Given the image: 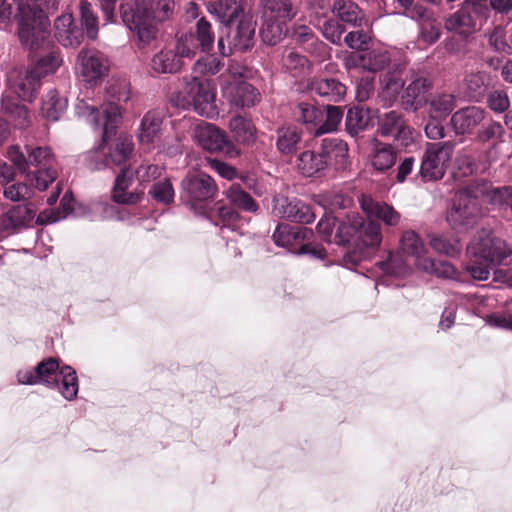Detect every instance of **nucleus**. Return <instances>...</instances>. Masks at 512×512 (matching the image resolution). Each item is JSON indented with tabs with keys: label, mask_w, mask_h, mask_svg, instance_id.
Wrapping results in <instances>:
<instances>
[{
	"label": "nucleus",
	"mask_w": 512,
	"mask_h": 512,
	"mask_svg": "<svg viewBox=\"0 0 512 512\" xmlns=\"http://www.w3.org/2000/svg\"><path fill=\"white\" fill-rule=\"evenodd\" d=\"M170 102L177 108L193 110L205 118L212 119L219 114L213 85L198 76L185 77L184 86L171 95Z\"/></svg>",
	"instance_id": "obj_2"
},
{
	"label": "nucleus",
	"mask_w": 512,
	"mask_h": 512,
	"mask_svg": "<svg viewBox=\"0 0 512 512\" xmlns=\"http://www.w3.org/2000/svg\"><path fill=\"white\" fill-rule=\"evenodd\" d=\"M293 117L308 128L316 129L322 121L323 111L311 102L302 101L293 108Z\"/></svg>",
	"instance_id": "obj_40"
},
{
	"label": "nucleus",
	"mask_w": 512,
	"mask_h": 512,
	"mask_svg": "<svg viewBox=\"0 0 512 512\" xmlns=\"http://www.w3.org/2000/svg\"><path fill=\"white\" fill-rule=\"evenodd\" d=\"M24 149L25 152L18 145H12L7 151L8 159L19 171L27 173L32 165L38 168L52 167L54 155L49 147L25 145Z\"/></svg>",
	"instance_id": "obj_12"
},
{
	"label": "nucleus",
	"mask_w": 512,
	"mask_h": 512,
	"mask_svg": "<svg viewBox=\"0 0 512 512\" xmlns=\"http://www.w3.org/2000/svg\"><path fill=\"white\" fill-rule=\"evenodd\" d=\"M83 163L90 171H100L112 167L102 139L97 146L83 155Z\"/></svg>",
	"instance_id": "obj_45"
},
{
	"label": "nucleus",
	"mask_w": 512,
	"mask_h": 512,
	"mask_svg": "<svg viewBox=\"0 0 512 512\" xmlns=\"http://www.w3.org/2000/svg\"><path fill=\"white\" fill-rule=\"evenodd\" d=\"M163 168L156 164H142L135 171L130 167H124L115 179L113 187V200L119 204H135L140 199V194L126 192L132 184L134 176L141 184L156 180L162 175Z\"/></svg>",
	"instance_id": "obj_9"
},
{
	"label": "nucleus",
	"mask_w": 512,
	"mask_h": 512,
	"mask_svg": "<svg viewBox=\"0 0 512 512\" xmlns=\"http://www.w3.org/2000/svg\"><path fill=\"white\" fill-rule=\"evenodd\" d=\"M32 203L11 206L0 218L1 229L9 234H17L31 228L34 224L47 225L59 221L52 210H45L38 215Z\"/></svg>",
	"instance_id": "obj_7"
},
{
	"label": "nucleus",
	"mask_w": 512,
	"mask_h": 512,
	"mask_svg": "<svg viewBox=\"0 0 512 512\" xmlns=\"http://www.w3.org/2000/svg\"><path fill=\"white\" fill-rule=\"evenodd\" d=\"M59 361L53 357L39 362L34 369H22L17 372V381L22 385L41 384L49 389L58 386Z\"/></svg>",
	"instance_id": "obj_15"
},
{
	"label": "nucleus",
	"mask_w": 512,
	"mask_h": 512,
	"mask_svg": "<svg viewBox=\"0 0 512 512\" xmlns=\"http://www.w3.org/2000/svg\"><path fill=\"white\" fill-rule=\"evenodd\" d=\"M486 111L478 106H468L456 111L450 125L456 135L470 134L484 119Z\"/></svg>",
	"instance_id": "obj_21"
},
{
	"label": "nucleus",
	"mask_w": 512,
	"mask_h": 512,
	"mask_svg": "<svg viewBox=\"0 0 512 512\" xmlns=\"http://www.w3.org/2000/svg\"><path fill=\"white\" fill-rule=\"evenodd\" d=\"M272 214L276 218L302 224H309L315 219L310 206L305 202L281 194L275 195L272 199Z\"/></svg>",
	"instance_id": "obj_14"
},
{
	"label": "nucleus",
	"mask_w": 512,
	"mask_h": 512,
	"mask_svg": "<svg viewBox=\"0 0 512 512\" xmlns=\"http://www.w3.org/2000/svg\"><path fill=\"white\" fill-rule=\"evenodd\" d=\"M377 266H379L383 273L393 277H404L410 270L404 255L400 252L390 253L388 258L378 262Z\"/></svg>",
	"instance_id": "obj_46"
},
{
	"label": "nucleus",
	"mask_w": 512,
	"mask_h": 512,
	"mask_svg": "<svg viewBox=\"0 0 512 512\" xmlns=\"http://www.w3.org/2000/svg\"><path fill=\"white\" fill-rule=\"evenodd\" d=\"M194 138L199 146L211 153H221L228 158H235L239 155V150L228 138L225 131L214 124L202 122L196 125Z\"/></svg>",
	"instance_id": "obj_11"
},
{
	"label": "nucleus",
	"mask_w": 512,
	"mask_h": 512,
	"mask_svg": "<svg viewBox=\"0 0 512 512\" xmlns=\"http://www.w3.org/2000/svg\"><path fill=\"white\" fill-rule=\"evenodd\" d=\"M67 99L62 97L57 90H49L43 99L41 106L42 116L51 122L58 121L66 112Z\"/></svg>",
	"instance_id": "obj_35"
},
{
	"label": "nucleus",
	"mask_w": 512,
	"mask_h": 512,
	"mask_svg": "<svg viewBox=\"0 0 512 512\" xmlns=\"http://www.w3.org/2000/svg\"><path fill=\"white\" fill-rule=\"evenodd\" d=\"M223 66V62L212 55L199 58L194 66L193 73L196 75H215Z\"/></svg>",
	"instance_id": "obj_60"
},
{
	"label": "nucleus",
	"mask_w": 512,
	"mask_h": 512,
	"mask_svg": "<svg viewBox=\"0 0 512 512\" xmlns=\"http://www.w3.org/2000/svg\"><path fill=\"white\" fill-rule=\"evenodd\" d=\"M19 32H47L50 21L42 8L35 4H18L15 15Z\"/></svg>",
	"instance_id": "obj_17"
},
{
	"label": "nucleus",
	"mask_w": 512,
	"mask_h": 512,
	"mask_svg": "<svg viewBox=\"0 0 512 512\" xmlns=\"http://www.w3.org/2000/svg\"><path fill=\"white\" fill-rule=\"evenodd\" d=\"M75 113L79 118L84 119L93 128H98L100 126V111L96 106L90 105L84 100H80L75 106Z\"/></svg>",
	"instance_id": "obj_61"
},
{
	"label": "nucleus",
	"mask_w": 512,
	"mask_h": 512,
	"mask_svg": "<svg viewBox=\"0 0 512 512\" xmlns=\"http://www.w3.org/2000/svg\"><path fill=\"white\" fill-rule=\"evenodd\" d=\"M312 92L327 102L338 103L344 99L346 86L334 78H321L311 82Z\"/></svg>",
	"instance_id": "obj_27"
},
{
	"label": "nucleus",
	"mask_w": 512,
	"mask_h": 512,
	"mask_svg": "<svg viewBox=\"0 0 512 512\" xmlns=\"http://www.w3.org/2000/svg\"><path fill=\"white\" fill-rule=\"evenodd\" d=\"M487 104L492 111L503 113L510 107V99L504 90H493L488 94Z\"/></svg>",
	"instance_id": "obj_63"
},
{
	"label": "nucleus",
	"mask_w": 512,
	"mask_h": 512,
	"mask_svg": "<svg viewBox=\"0 0 512 512\" xmlns=\"http://www.w3.org/2000/svg\"><path fill=\"white\" fill-rule=\"evenodd\" d=\"M164 115L162 111L153 109L146 112L141 119L137 138L143 145L157 144L161 138Z\"/></svg>",
	"instance_id": "obj_22"
},
{
	"label": "nucleus",
	"mask_w": 512,
	"mask_h": 512,
	"mask_svg": "<svg viewBox=\"0 0 512 512\" xmlns=\"http://www.w3.org/2000/svg\"><path fill=\"white\" fill-rule=\"evenodd\" d=\"M322 149L328 164L334 161L338 169L346 168L348 164V145L338 138H326L322 141Z\"/></svg>",
	"instance_id": "obj_34"
},
{
	"label": "nucleus",
	"mask_w": 512,
	"mask_h": 512,
	"mask_svg": "<svg viewBox=\"0 0 512 512\" xmlns=\"http://www.w3.org/2000/svg\"><path fill=\"white\" fill-rule=\"evenodd\" d=\"M174 0H136L135 6L121 4L120 14L130 32H151L174 11Z\"/></svg>",
	"instance_id": "obj_3"
},
{
	"label": "nucleus",
	"mask_w": 512,
	"mask_h": 512,
	"mask_svg": "<svg viewBox=\"0 0 512 512\" xmlns=\"http://www.w3.org/2000/svg\"><path fill=\"white\" fill-rule=\"evenodd\" d=\"M225 96L231 106L242 109L255 106L261 98L258 89L246 81L230 83Z\"/></svg>",
	"instance_id": "obj_19"
},
{
	"label": "nucleus",
	"mask_w": 512,
	"mask_h": 512,
	"mask_svg": "<svg viewBox=\"0 0 512 512\" xmlns=\"http://www.w3.org/2000/svg\"><path fill=\"white\" fill-rule=\"evenodd\" d=\"M225 196L234 208L253 214L257 213L259 210L258 203L240 184H232L225 191Z\"/></svg>",
	"instance_id": "obj_37"
},
{
	"label": "nucleus",
	"mask_w": 512,
	"mask_h": 512,
	"mask_svg": "<svg viewBox=\"0 0 512 512\" xmlns=\"http://www.w3.org/2000/svg\"><path fill=\"white\" fill-rule=\"evenodd\" d=\"M24 48L36 53L50 47L55 38L65 48H77L83 42L84 34H18Z\"/></svg>",
	"instance_id": "obj_16"
},
{
	"label": "nucleus",
	"mask_w": 512,
	"mask_h": 512,
	"mask_svg": "<svg viewBox=\"0 0 512 512\" xmlns=\"http://www.w3.org/2000/svg\"><path fill=\"white\" fill-rule=\"evenodd\" d=\"M215 213L218 218L215 225L221 226V230L227 228L232 231H237L239 229L238 223L243 220V217L232 205L217 203Z\"/></svg>",
	"instance_id": "obj_47"
},
{
	"label": "nucleus",
	"mask_w": 512,
	"mask_h": 512,
	"mask_svg": "<svg viewBox=\"0 0 512 512\" xmlns=\"http://www.w3.org/2000/svg\"><path fill=\"white\" fill-rule=\"evenodd\" d=\"M487 199L498 210L512 214V185L491 188L487 191Z\"/></svg>",
	"instance_id": "obj_49"
},
{
	"label": "nucleus",
	"mask_w": 512,
	"mask_h": 512,
	"mask_svg": "<svg viewBox=\"0 0 512 512\" xmlns=\"http://www.w3.org/2000/svg\"><path fill=\"white\" fill-rule=\"evenodd\" d=\"M229 128L237 142L251 144L255 141L256 128L251 120L237 115L230 120Z\"/></svg>",
	"instance_id": "obj_41"
},
{
	"label": "nucleus",
	"mask_w": 512,
	"mask_h": 512,
	"mask_svg": "<svg viewBox=\"0 0 512 512\" xmlns=\"http://www.w3.org/2000/svg\"><path fill=\"white\" fill-rule=\"evenodd\" d=\"M284 66L294 77L305 75L309 71V61L306 56L297 52H289L283 59Z\"/></svg>",
	"instance_id": "obj_57"
},
{
	"label": "nucleus",
	"mask_w": 512,
	"mask_h": 512,
	"mask_svg": "<svg viewBox=\"0 0 512 512\" xmlns=\"http://www.w3.org/2000/svg\"><path fill=\"white\" fill-rule=\"evenodd\" d=\"M397 161V150L391 145L376 142L371 156V165L374 170L380 173L390 171Z\"/></svg>",
	"instance_id": "obj_30"
},
{
	"label": "nucleus",
	"mask_w": 512,
	"mask_h": 512,
	"mask_svg": "<svg viewBox=\"0 0 512 512\" xmlns=\"http://www.w3.org/2000/svg\"><path fill=\"white\" fill-rule=\"evenodd\" d=\"M400 253L413 257L418 269L420 268V260L428 258L423 241L419 235L412 230L403 232L400 239Z\"/></svg>",
	"instance_id": "obj_33"
},
{
	"label": "nucleus",
	"mask_w": 512,
	"mask_h": 512,
	"mask_svg": "<svg viewBox=\"0 0 512 512\" xmlns=\"http://www.w3.org/2000/svg\"><path fill=\"white\" fill-rule=\"evenodd\" d=\"M431 82L425 77H416L401 96V105L405 111L415 112L425 102V93L431 89Z\"/></svg>",
	"instance_id": "obj_24"
},
{
	"label": "nucleus",
	"mask_w": 512,
	"mask_h": 512,
	"mask_svg": "<svg viewBox=\"0 0 512 512\" xmlns=\"http://www.w3.org/2000/svg\"><path fill=\"white\" fill-rule=\"evenodd\" d=\"M213 44V34H181L177 39L175 52L183 61V58H193L199 50L210 51Z\"/></svg>",
	"instance_id": "obj_20"
},
{
	"label": "nucleus",
	"mask_w": 512,
	"mask_h": 512,
	"mask_svg": "<svg viewBox=\"0 0 512 512\" xmlns=\"http://www.w3.org/2000/svg\"><path fill=\"white\" fill-rule=\"evenodd\" d=\"M325 109L326 119L315 129L314 133L316 136L336 131L343 118V109L340 106H334L328 103Z\"/></svg>",
	"instance_id": "obj_52"
},
{
	"label": "nucleus",
	"mask_w": 512,
	"mask_h": 512,
	"mask_svg": "<svg viewBox=\"0 0 512 512\" xmlns=\"http://www.w3.org/2000/svg\"><path fill=\"white\" fill-rule=\"evenodd\" d=\"M34 190L23 182L12 183L4 188L3 195L13 202L27 201L33 197Z\"/></svg>",
	"instance_id": "obj_59"
},
{
	"label": "nucleus",
	"mask_w": 512,
	"mask_h": 512,
	"mask_svg": "<svg viewBox=\"0 0 512 512\" xmlns=\"http://www.w3.org/2000/svg\"><path fill=\"white\" fill-rule=\"evenodd\" d=\"M362 217H354L348 222H341L334 236V242L338 245L359 244V225Z\"/></svg>",
	"instance_id": "obj_44"
},
{
	"label": "nucleus",
	"mask_w": 512,
	"mask_h": 512,
	"mask_svg": "<svg viewBox=\"0 0 512 512\" xmlns=\"http://www.w3.org/2000/svg\"><path fill=\"white\" fill-rule=\"evenodd\" d=\"M406 121L403 114L397 111H389L384 113L378 119L377 132L382 137L392 138L397 130Z\"/></svg>",
	"instance_id": "obj_50"
},
{
	"label": "nucleus",
	"mask_w": 512,
	"mask_h": 512,
	"mask_svg": "<svg viewBox=\"0 0 512 512\" xmlns=\"http://www.w3.org/2000/svg\"><path fill=\"white\" fill-rule=\"evenodd\" d=\"M482 215L478 196L471 187H466L453 196L446 213V221L453 230L464 232L475 227Z\"/></svg>",
	"instance_id": "obj_5"
},
{
	"label": "nucleus",
	"mask_w": 512,
	"mask_h": 512,
	"mask_svg": "<svg viewBox=\"0 0 512 512\" xmlns=\"http://www.w3.org/2000/svg\"><path fill=\"white\" fill-rule=\"evenodd\" d=\"M122 120L119 107L109 103L104 108V122L102 124V140L111 166H121L127 162L134 151L132 138L121 133L114 139L116 129Z\"/></svg>",
	"instance_id": "obj_4"
},
{
	"label": "nucleus",
	"mask_w": 512,
	"mask_h": 512,
	"mask_svg": "<svg viewBox=\"0 0 512 512\" xmlns=\"http://www.w3.org/2000/svg\"><path fill=\"white\" fill-rule=\"evenodd\" d=\"M207 11L226 28H235L236 32H255V25L237 0L210 1Z\"/></svg>",
	"instance_id": "obj_10"
},
{
	"label": "nucleus",
	"mask_w": 512,
	"mask_h": 512,
	"mask_svg": "<svg viewBox=\"0 0 512 512\" xmlns=\"http://www.w3.org/2000/svg\"><path fill=\"white\" fill-rule=\"evenodd\" d=\"M78 60L81 75L87 83H96L107 72V60L98 52L90 53L87 50H82L78 55Z\"/></svg>",
	"instance_id": "obj_23"
},
{
	"label": "nucleus",
	"mask_w": 512,
	"mask_h": 512,
	"mask_svg": "<svg viewBox=\"0 0 512 512\" xmlns=\"http://www.w3.org/2000/svg\"><path fill=\"white\" fill-rule=\"evenodd\" d=\"M472 16L465 10L460 9L446 19L445 28L452 32L472 25Z\"/></svg>",
	"instance_id": "obj_64"
},
{
	"label": "nucleus",
	"mask_w": 512,
	"mask_h": 512,
	"mask_svg": "<svg viewBox=\"0 0 512 512\" xmlns=\"http://www.w3.org/2000/svg\"><path fill=\"white\" fill-rule=\"evenodd\" d=\"M181 200L191 210L202 211L217 193L214 179L204 172L187 174L181 182Z\"/></svg>",
	"instance_id": "obj_8"
},
{
	"label": "nucleus",
	"mask_w": 512,
	"mask_h": 512,
	"mask_svg": "<svg viewBox=\"0 0 512 512\" xmlns=\"http://www.w3.org/2000/svg\"><path fill=\"white\" fill-rule=\"evenodd\" d=\"M58 386L61 395L68 401H72L77 397L79 391L78 376L74 368L64 365L59 370Z\"/></svg>",
	"instance_id": "obj_39"
},
{
	"label": "nucleus",
	"mask_w": 512,
	"mask_h": 512,
	"mask_svg": "<svg viewBox=\"0 0 512 512\" xmlns=\"http://www.w3.org/2000/svg\"><path fill=\"white\" fill-rule=\"evenodd\" d=\"M262 27L260 32H288L286 27L295 12L290 0H264L262 2Z\"/></svg>",
	"instance_id": "obj_13"
},
{
	"label": "nucleus",
	"mask_w": 512,
	"mask_h": 512,
	"mask_svg": "<svg viewBox=\"0 0 512 512\" xmlns=\"http://www.w3.org/2000/svg\"><path fill=\"white\" fill-rule=\"evenodd\" d=\"M1 106L3 113L8 116L15 128L25 129L30 125L29 111L17 99L3 95Z\"/></svg>",
	"instance_id": "obj_31"
},
{
	"label": "nucleus",
	"mask_w": 512,
	"mask_h": 512,
	"mask_svg": "<svg viewBox=\"0 0 512 512\" xmlns=\"http://www.w3.org/2000/svg\"><path fill=\"white\" fill-rule=\"evenodd\" d=\"M419 270L438 278L458 280V272L454 266L447 261H436L428 257L427 259L420 260Z\"/></svg>",
	"instance_id": "obj_42"
},
{
	"label": "nucleus",
	"mask_w": 512,
	"mask_h": 512,
	"mask_svg": "<svg viewBox=\"0 0 512 512\" xmlns=\"http://www.w3.org/2000/svg\"><path fill=\"white\" fill-rule=\"evenodd\" d=\"M370 118L369 109H364L362 106L349 108L345 119L346 132L351 137H357L368 128Z\"/></svg>",
	"instance_id": "obj_36"
},
{
	"label": "nucleus",
	"mask_w": 512,
	"mask_h": 512,
	"mask_svg": "<svg viewBox=\"0 0 512 512\" xmlns=\"http://www.w3.org/2000/svg\"><path fill=\"white\" fill-rule=\"evenodd\" d=\"M392 59V53L386 49H373L368 53L367 60L363 58V67L370 72L383 70Z\"/></svg>",
	"instance_id": "obj_54"
},
{
	"label": "nucleus",
	"mask_w": 512,
	"mask_h": 512,
	"mask_svg": "<svg viewBox=\"0 0 512 512\" xmlns=\"http://www.w3.org/2000/svg\"><path fill=\"white\" fill-rule=\"evenodd\" d=\"M107 94L111 100L102 105V114L104 115V108L109 103L116 104L122 113L119 103H126L130 99L129 85L126 82L113 84L107 90Z\"/></svg>",
	"instance_id": "obj_62"
},
{
	"label": "nucleus",
	"mask_w": 512,
	"mask_h": 512,
	"mask_svg": "<svg viewBox=\"0 0 512 512\" xmlns=\"http://www.w3.org/2000/svg\"><path fill=\"white\" fill-rule=\"evenodd\" d=\"M454 149L453 141L426 143L416 177H420L425 183L441 180L452 159Z\"/></svg>",
	"instance_id": "obj_6"
},
{
	"label": "nucleus",
	"mask_w": 512,
	"mask_h": 512,
	"mask_svg": "<svg viewBox=\"0 0 512 512\" xmlns=\"http://www.w3.org/2000/svg\"><path fill=\"white\" fill-rule=\"evenodd\" d=\"M429 117L446 118L456 106V97L451 93L435 94L428 102Z\"/></svg>",
	"instance_id": "obj_43"
},
{
	"label": "nucleus",
	"mask_w": 512,
	"mask_h": 512,
	"mask_svg": "<svg viewBox=\"0 0 512 512\" xmlns=\"http://www.w3.org/2000/svg\"><path fill=\"white\" fill-rule=\"evenodd\" d=\"M333 13L343 22L357 26L361 21V10L351 0H335L332 8Z\"/></svg>",
	"instance_id": "obj_48"
},
{
	"label": "nucleus",
	"mask_w": 512,
	"mask_h": 512,
	"mask_svg": "<svg viewBox=\"0 0 512 512\" xmlns=\"http://www.w3.org/2000/svg\"><path fill=\"white\" fill-rule=\"evenodd\" d=\"M328 166L322 146L319 151L306 150L297 158V168L306 177L320 175Z\"/></svg>",
	"instance_id": "obj_25"
},
{
	"label": "nucleus",
	"mask_w": 512,
	"mask_h": 512,
	"mask_svg": "<svg viewBox=\"0 0 512 512\" xmlns=\"http://www.w3.org/2000/svg\"><path fill=\"white\" fill-rule=\"evenodd\" d=\"M429 245L437 253L456 257L461 252V244L457 237L447 234H429Z\"/></svg>",
	"instance_id": "obj_38"
},
{
	"label": "nucleus",
	"mask_w": 512,
	"mask_h": 512,
	"mask_svg": "<svg viewBox=\"0 0 512 512\" xmlns=\"http://www.w3.org/2000/svg\"><path fill=\"white\" fill-rule=\"evenodd\" d=\"M382 241L381 227L376 221L367 222L362 218V224L359 225V243L366 247H377Z\"/></svg>",
	"instance_id": "obj_51"
},
{
	"label": "nucleus",
	"mask_w": 512,
	"mask_h": 512,
	"mask_svg": "<svg viewBox=\"0 0 512 512\" xmlns=\"http://www.w3.org/2000/svg\"><path fill=\"white\" fill-rule=\"evenodd\" d=\"M467 257L466 272L473 279L484 281L495 266L512 263V248L490 230L480 229L467 246Z\"/></svg>",
	"instance_id": "obj_1"
},
{
	"label": "nucleus",
	"mask_w": 512,
	"mask_h": 512,
	"mask_svg": "<svg viewBox=\"0 0 512 512\" xmlns=\"http://www.w3.org/2000/svg\"><path fill=\"white\" fill-rule=\"evenodd\" d=\"M149 195L157 203L169 205L174 200V189L171 182L168 179H164L151 186Z\"/></svg>",
	"instance_id": "obj_56"
},
{
	"label": "nucleus",
	"mask_w": 512,
	"mask_h": 512,
	"mask_svg": "<svg viewBox=\"0 0 512 512\" xmlns=\"http://www.w3.org/2000/svg\"><path fill=\"white\" fill-rule=\"evenodd\" d=\"M62 58L57 52H50L48 55L40 58L34 67L33 72L40 78L54 73L62 64Z\"/></svg>",
	"instance_id": "obj_55"
},
{
	"label": "nucleus",
	"mask_w": 512,
	"mask_h": 512,
	"mask_svg": "<svg viewBox=\"0 0 512 512\" xmlns=\"http://www.w3.org/2000/svg\"><path fill=\"white\" fill-rule=\"evenodd\" d=\"M301 133L296 127L286 126L276 130V149L283 156L295 154L301 145Z\"/></svg>",
	"instance_id": "obj_28"
},
{
	"label": "nucleus",
	"mask_w": 512,
	"mask_h": 512,
	"mask_svg": "<svg viewBox=\"0 0 512 512\" xmlns=\"http://www.w3.org/2000/svg\"><path fill=\"white\" fill-rule=\"evenodd\" d=\"M150 65L156 74H176L181 70L183 61L174 50L162 49L152 57Z\"/></svg>",
	"instance_id": "obj_29"
},
{
	"label": "nucleus",
	"mask_w": 512,
	"mask_h": 512,
	"mask_svg": "<svg viewBox=\"0 0 512 512\" xmlns=\"http://www.w3.org/2000/svg\"><path fill=\"white\" fill-rule=\"evenodd\" d=\"M361 207L369 219L375 218L386 225L395 226L400 221V214L389 204L375 201L371 198H363Z\"/></svg>",
	"instance_id": "obj_26"
},
{
	"label": "nucleus",
	"mask_w": 512,
	"mask_h": 512,
	"mask_svg": "<svg viewBox=\"0 0 512 512\" xmlns=\"http://www.w3.org/2000/svg\"><path fill=\"white\" fill-rule=\"evenodd\" d=\"M504 132L505 130L501 123L491 121L479 129L476 135V140L481 143L491 142L496 144L497 142L501 141Z\"/></svg>",
	"instance_id": "obj_58"
},
{
	"label": "nucleus",
	"mask_w": 512,
	"mask_h": 512,
	"mask_svg": "<svg viewBox=\"0 0 512 512\" xmlns=\"http://www.w3.org/2000/svg\"><path fill=\"white\" fill-rule=\"evenodd\" d=\"M490 85V76L485 72L468 74L464 79L463 89L469 101L480 102Z\"/></svg>",
	"instance_id": "obj_32"
},
{
	"label": "nucleus",
	"mask_w": 512,
	"mask_h": 512,
	"mask_svg": "<svg viewBox=\"0 0 512 512\" xmlns=\"http://www.w3.org/2000/svg\"><path fill=\"white\" fill-rule=\"evenodd\" d=\"M7 81L17 97L28 102L33 101L41 85V78L32 69L23 75L14 70L9 74Z\"/></svg>",
	"instance_id": "obj_18"
},
{
	"label": "nucleus",
	"mask_w": 512,
	"mask_h": 512,
	"mask_svg": "<svg viewBox=\"0 0 512 512\" xmlns=\"http://www.w3.org/2000/svg\"><path fill=\"white\" fill-rule=\"evenodd\" d=\"M79 18L82 30L98 32L100 25L97 10L87 0L79 2Z\"/></svg>",
	"instance_id": "obj_53"
}]
</instances>
